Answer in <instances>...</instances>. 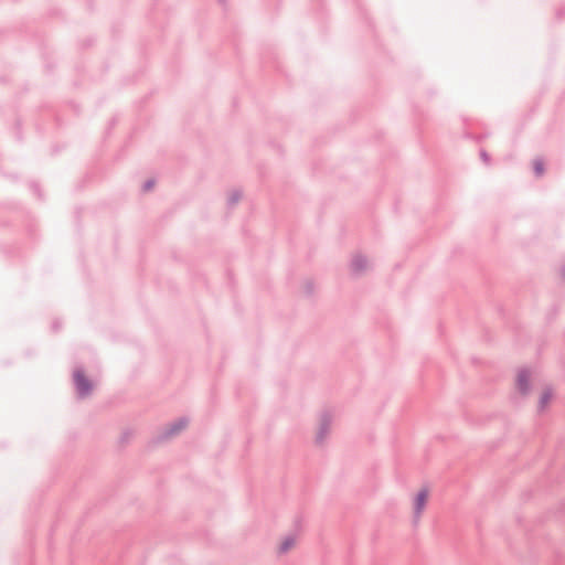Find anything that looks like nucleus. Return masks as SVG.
Returning a JSON list of instances; mask_svg holds the SVG:
<instances>
[{
    "label": "nucleus",
    "mask_w": 565,
    "mask_h": 565,
    "mask_svg": "<svg viewBox=\"0 0 565 565\" xmlns=\"http://www.w3.org/2000/svg\"><path fill=\"white\" fill-rule=\"evenodd\" d=\"M429 499V491L426 488L420 489L413 498V510L416 520H419Z\"/></svg>",
    "instance_id": "obj_1"
},
{
    "label": "nucleus",
    "mask_w": 565,
    "mask_h": 565,
    "mask_svg": "<svg viewBox=\"0 0 565 565\" xmlns=\"http://www.w3.org/2000/svg\"><path fill=\"white\" fill-rule=\"evenodd\" d=\"M555 396V390L551 385H545L542 387V390L539 393V399H537V412L543 413L545 412L548 406L551 405L552 401Z\"/></svg>",
    "instance_id": "obj_2"
},
{
    "label": "nucleus",
    "mask_w": 565,
    "mask_h": 565,
    "mask_svg": "<svg viewBox=\"0 0 565 565\" xmlns=\"http://www.w3.org/2000/svg\"><path fill=\"white\" fill-rule=\"evenodd\" d=\"M534 380V375L529 370H522L516 377V385L521 393L525 394L529 391V383Z\"/></svg>",
    "instance_id": "obj_3"
},
{
    "label": "nucleus",
    "mask_w": 565,
    "mask_h": 565,
    "mask_svg": "<svg viewBox=\"0 0 565 565\" xmlns=\"http://www.w3.org/2000/svg\"><path fill=\"white\" fill-rule=\"evenodd\" d=\"M74 380L76 383L77 391L81 395H87L92 390L90 382L85 377L84 373L76 371L74 373Z\"/></svg>",
    "instance_id": "obj_4"
},
{
    "label": "nucleus",
    "mask_w": 565,
    "mask_h": 565,
    "mask_svg": "<svg viewBox=\"0 0 565 565\" xmlns=\"http://www.w3.org/2000/svg\"><path fill=\"white\" fill-rule=\"evenodd\" d=\"M295 545H296V537L295 536H288V537H286L281 542V544L279 546V552H281V553L288 552Z\"/></svg>",
    "instance_id": "obj_5"
},
{
    "label": "nucleus",
    "mask_w": 565,
    "mask_h": 565,
    "mask_svg": "<svg viewBox=\"0 0 565 565\" xmlns=\"http://www.w3.org/2000/svg\"><path fill=\"white\" fill-rule=\"evenodd\" d=\"M534 169L539 175L542 174L543 173V163L541 161H535Z\"/></svg>",
    "instance_id": "obj_6"
},
{
    "label": "nucleus",
    "mask_w": 565,
    "mask_h": 565,
    "mask_svg": "<svg viewBox=\"0 0 565 565\" xmlns=\"http://www.w3.org/2000/svg\"><path fill=\"white\" fill-rule=\"evenodd\" d=\"M178 425H179V426H178L177 428H174V431H179L181 428H183V427H184V425H185V423L181 420V422H179V424H178Z\"/></svg>",
    "instance_id": "obj_7"
},
{
    "label": "nucleus",
    "mask_w": 565,
    "mask_h": 565,
    "mask_svg": "<svg viewBox=\"0 0 565 565\" xmlns=\"http://www.w3.org/2000/svg\"><path fill=\"white\" fill-rule=\"evenodd\" d=\"M152 186V184L149 182L146 184V189L149 190Z\"/></svg>",
    "instance_id": "obj_8"
}]
</instances>
